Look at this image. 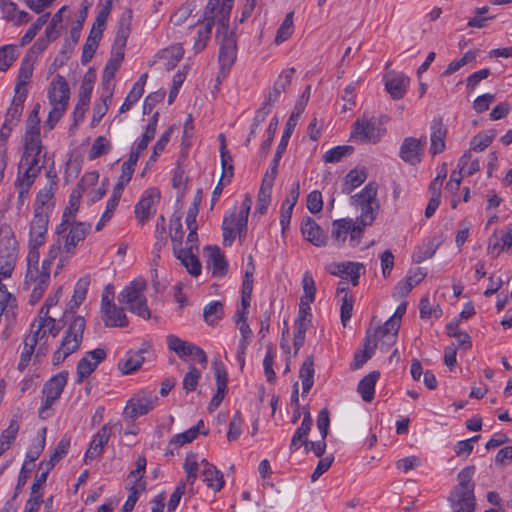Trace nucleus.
Returning <instances> with one entry per match:
<instances>
[{
    "label": "nucleus",
    "instance_id": "bf43d9fd",
    "mask_svg": "<svg viewBox=\"0 0 512 512\" xmlns=\"http://www.w3.org/2000/svg\"><path fill=\"white\" fill-rule=\"evenodd\" d=\"M353 151L352 146H337L328 150L323 155V160L326 163H337L343 159V157L351 154Z\"/></svg>",
    "mask_w": 512,
    "mask_h": 512
},
{
    "label": "nucleus",
    "instance_id": "c756f323",
    "mask_svg": "<svg viewBox=\"0 0 512 512\" xmlns=\"http://www.w3.org/2000/svg\"><path fill=\"white\" fill-rule=\"evenodd\" d=\"M379 377L380 373L378 371H372L360 380L357 391L365 402H371L373 400L375 386Z\"/></svg>",
    "mask_w": 512,
    "mask_h": 512
},
{
    "label": "nucleus",
    "instance_id": "8fccbe9b",
    "mask_svg": "<svg viewBox=\"0 0 512 512\" xmlns=\"http://www.w3.org/2000/svg\"><path fill=\"white\" fill-rule=\"evenodd\" d=\"M272 184H268L266 182L261 183V187L258 193L257 205L255 208V213L264 214L270 205L271 201V191Z\"/></svg>",
    "mask_w": 512,
    "mask_h": 512
},
{
    "label": "nucleus",
    "instance_id": "5701e85b",
    "mask_svg": "<svg viewBox=\"0 0 512 512\" xmlns=\"http://www.w3.org/2000/svg\"><path fill=\"white\" fill-rule=\"evenodd\" d=\"M194 251V246L186 248L177 247L174 249V256L180 260L181 264L186 267L192 276H198L201 273V263Z\"/></svg>",
    "mask_w": 512,
    "mask_h": 512
},
{
    "label": "nucleus",
    "instance_id": "f8f14e48",
    "mask_svg": "<svg viewBox=\"0 0 512 512\" xmlns=\"http://www.w3.org/2000/svg\"><path fill=\"white\" fill-rule=\"evenodd\" d=\"M106 358V351L102 348L87 352L77 364V383H82L96 369L99 363Z\"/></svg>",
    "mask_w": 512,
    "mask_h": 512
},
{
    "label": "nucleus",
    "instance_id": "cd10ccee",
    "mask_svg": "<svg viewBox=\"0 0 512 512\" xmlns=\"http://www.w3.org/2000/svg\"><path fill=\"white\" fill-rule=\"evenodd\" d=\"M168 348L175 352L180 358H184L188 355H192L193 351L201 354L198 350V346L180 339L179 337L170 334L166 337Z\"/></svg>",
    "mask_w": 512,
    "mask_h": 512
},
{
    "label": "nucleus",
    "instance_id": "aec40b11",
    "mask_svg": "<svg viewBox=\"0 0 512 512\" xmlns=\"http://www.w3.org/2000/svg\"><path fill=\"white\" fill-rule=\"evenodd\" d=\"M160 199V192L156 188L147 189L135 206V215L140 223H145L152 215V208Z\"/></svg>",
    "mask_w": 512,
    "mask_h": 512
},
{
    "label": "nucleus",
    "instance_id": "2f4dec72",
    "mask_svg": "<svg viewBox=\"0 0 512 512\" xmlns=\"http://www.w3.org/2000/svg\"><path fill=\"white\" fill-rule=\"evenodd\" d=\"M201 476L207 487L215 492L220 491L224 486L223 474L212 464H206V468H203Z\"/></svg>",
    "mask_w": 512,
    "mask_h": 512
},
{
    "label": "nucleus",
    "instance_id": "e433bc0d",
    "mask_svg": "<svg viewBox=\"0 0 512 512\" xmlns=\"http://www.w3.org/2000/svg\"><path fill=\"white\" fill-rule=\"evenodd\" d=\"M124 59V52L120 49H114L113 53L105 65L103 74H102V82L112 83V80L115 76L116 71L119 69L122 61Z\"/></svg>",
    "mask_w": 512,
    "mask_h": 512
},
{
    "label": "nucleus",
    "instance_id": "2eb2a0df",
    "mask_svg": "<svg viewBox=\"0 0 512 512\" xmlns=\"http://www.w3.org/2000/svg\"><path fill=\"white\" fill-rule=\"evenodd\" d=\"M207 257V268L215 277H223L228 271V262L218 246H207L204 249Z\"/></svg>",
    "mask_w": 512,
    "mask_h": 512
},
{
    "label": "nucleus",
    "instance_id": "b1692460",
    "mask_svg": "<svg viewBox=\"0 0 512 512\" xmlns=\"http://www.w3.org/2000/svg\"><path fill=\"white\" fill-rule=\"evenodd\" d=\"M449 502L452 512H474L475 496L472 492H451Z\"/></svg>",
    "mask_w": 512,
    "mask_h": 512
},
{
    "label": "nucleus",
    "instance_id": "72a5a7b5",
    "mask_svg": "<svg viewBox=\"0 0 512 512\" xmlns=\"http://www.w3.org/2000/svg\"><path fill=\"white\" fill-rule=\"evenodd\" d=\"M33 70V60L24 57L18 71L17 82L14 89L15 93H25L27 95V90L25 86L31 78Z\"/></svg>",
    "mask_w": 512,
    "mask_h": 512
},
{
    "label": "nucleus",
    "instance_id": "4c0bfd02",
    "mask_svg": "<svg viewBox=\"0 0 512 512\" xmlns=\"http://www.w3.org/2000/svg\"><path fill=\"white\" fill-rule=\"evenodd\" d=\"M184 50L180 44L172 45L169 48L162 50L158 56L164 60L166 70H172L177 63L182 59Z\"/></svg>",
    "mask_w": 512,
    "mask_h": 512
},
{
    "label": "nucleus",
    "instance_id": "473e14b6",
    "mask_svg": "<svg viewBox=\"0 0 512 512\" xmlns=\"http://www.w3.org/2000/svg\"><path fill=\"white\" fill-rule=\"evenodd\" d=\"M378 185L375 182H369L361 192L351 197L352 205L379 204L377 200Z\"/></svg>",
    "mask_w": 512,
    "mask_h": 512
},
{
    "label": "nucleus",
    "instance_id": "864d4df0",
    "mask_svg": "<svg viewBox=\"0 0 512 512\" xmlns=\"http://www.w3.org/2000/svg\"><path fill=\"white\" fill-rule=\"evenodd\" d=\"M31 326L35 333H40L41 338H45L47 335L56 336L59 333V328L54 318L45 319L39 323H33Z\"/></svg>",
    "mask_w": 512,
    "mask_h": 512
},
{
    "label": "nucleus",
    "instance_id": "4be33fe9",
    "mask_svg": "<svg viewBox=\"0 0 512 512\" xmlns=\"http://www.w3.org/2000/svg\"><path fill=\"white\" fill-rule=\"evenodd\" d=\"M100 314L105 327H126L129 324L124 308L116 304L100 309Z\"/></svg>",
    "mask_w": 512,
    "mask_h": 512
},
{
    "label": "nucleus",
    "instance_id": "6e6d98bb",
    "mask_svg": "<svg viewBox=\"0 0 512 512\" xmlns=\"http://www.w3.org/2000/svg\"><path fill=\"white\" fill-rule=\"evenodd\" d=\"M361 208V214L356 218L363 225H372L377 217L380 204L358 205Z\"/></svg>",
    "mask_w": 512,
    "mask_h": 512
},
{
    "label": "nucleus",
    "instance_id": "13d9d810",
    "mask_svg": "<svg viewBox=\"0 0 512 512\" xmlns=\"http://www.w3.org/2000/svg\"><path fill=\"white\" fill-rule=\"evenodd\" d=\"M223 315V304L220 301H213L205 306L203 310L204 320L208 324H213Z\"/></svg>",
    "mask_w": 512,
    "mask_h": 512
},
{
    "label": "nucleus",
    "instance_id": "a878e982",
    "mask_svg": "<svg viewBox=\"0 0 512 512\" xmlns=\"http://www.w3.org/2000/svg\"><path fill=\"white\" fill-rule=\"evenodd\" d=\"M3 18L12 22L16 26L27 24L31 19V15L26 11L19 10L14 2H4L1 7Z\"/></svg>",
    "mask_w": 512,
    "mask_h": 512
},
{
    "label": "nucleus",
    "instance_id": "338daca9",
    "mask_svg": "<svg viewBox=\"0 0 512 512\" xmlns=\"http://www.w3.org/2000/svg\"><path fill=\"white\" fill-rule=\"evenodd\" d=\"M201 377L200 371L194 366H190L189 371L184 375L182 384L186 392L194 391Z\"/></svg>",
    "mask_w": 512,
    "mask_h": 512
},
{
    "label": "nucleus",
    "instance_id": "de8ad7c7",
    "mask_svg": "<svg viewBox=\"0 0 512 512\" xmlns=\"http://www.w3.org/2000/svg\"><path fill=\"white\" fill-rule=\"evenodd\" d=\"M437 248L438 244L435 243L434 240H428L416 248L412 256L413 262L421 263L426 259L433 257Z\"/></svg>",
    "mask_w": 512,
    "mask_h": 512
},
{
    "label": "nucleus",
    "instance_id": "603ef678",
    "mask_svg": "<svg viewBox=\"0 0 512 512\" xmlns=\"http://www.w3.org/2000/svg\"><path fill=\"white\" fill-rule=\"evenodd\" d=\"M446 330L448 336L456 338L460 346H464L465 348L471 347L472 344L470 336L459 329V321L448 323Z\"/></svg>",
    "mask_w": 512,
    "mask_h": 512
},
{
    "label": "nucleus",
    "instance_id": "5fc2aeb1",
    "mask_svg": "<svg viewBox=\"0 0 512 512\" xmlns=\"http://www.w3.org/2000/svg\"><path fill=\"white\" fill-rule=\"evenodd\" d=\"M71 445V440L69 437H63L53 450V452L50 454V457L48 460H43L42 462L51 463L53 464V467L57 462L60 461L69 451Z\"/></svg>",
    "mask_w": 512,
    "mask_h": 512
},
{
    "label": "nucleus",
    "instance_id": "412c9836",
    "mask_svg": "<svg viewBox=\"0 0 512 512\" xmlns=\"http://www.w3.org/2000/svg\"><path fill=\"white\" fill-rule=\"evenodd\" d=\"M301 232L304 238L317 247L325 246L327 235L311 217H305L301 224Z\"/></svg>",
    "mask_w": 512,
    "mask_h": 512
},
{
    "label": "nucleus",
    "instance_id": "e2e57ef3",
    "mask_svg": "<svg viewBox=\"0 0 512 512\" xmlns=\"http://www.w3.org/2000/svg\"><path fill=\"white\" fill-rule=\"evenodd\" d=\"M110 150V143L104 136H99L95 139L91 150L89 152V159L94 160L102 155H105Z\"/></svg>",
    "mask_w": 512,
    "mask_h": 512
},
{
    "label": "nucleus",
    "instance_id": "58836bf2",
    "mask_svg": "<svg viewBox=\"0 0 512 512\" xmlns=\"http://www.w3.org/2000/svg\"><path fill=\"white\" fill-rule=\"evenodd\" d=\"M352 219L343 218L334 220L332 223L331 237L337 243V246H341L347 239L349 229L351 228Z\"/></svg>",
    "mask_w": 512,
    "mask_h": 512
},
{
    "label": "nucleus",
    "instance_id": "ddd939ff",
    "mask_svg": "<svg viewBox=\"0 0 512 512\" xmlns=\"http://www.w3.org/2000/svg\"><path fill=\"white\" fill-rule=\"evenodd\" d=\"M425 144L426 137L420 139L407 137L400 146L399 157L410 165H417L421 162V154Z\"/></svg>",
    "mask_w": 512,
    "mask_h": 512
},
{
    "label": "nucleus",
    "instance_id": "0e129e2a",
    "mask_svg": "<svg viewBox=\"0 0 512 512\" xmlns=\"http://www.w3.org/2000/svg\"><path fill=\"white\" fill-rule=\"evenodd\" d=\"M501 245L498 240L492 244V240L490 239L488 251L493 254L497 250V254L504 250L505 248H510L512 246V223L508 225L506 232L502 235Z\"/></svg>",
    "mask_w": 512,
    "mask_h": 512
},
{
    "label": "nucleus",
    "instance_id": "a19ab883",
    "mask_svg": "<svg viewBox=\"0 0 512 512\" xmlns=\"http://www.w3.org/2000/svg\"><path fill=\"white\" fill-rule=\"evenodd\" d=\"M299 377L302 381L303 393H308L314 383V361L312 356L305 358L299 371Z\"/></svg>",
    "mask_w": 512,
    "mask_h": 512
},
{
    "label": "nucleus",
    "instance_id": "680f3d73",
    "mask_svg": "<svg viewBox=\"0 0 512 512\" xmlns=\"http://www.w3.org/2000/svg\"><path fill=\"white\" fill-rule=\"evenodd\" d=\"M16 49L12 45H5L0 48V71H6L16 60Z\"/></svg>",
    "mask_w": 512,
    "mask_h": 512
},
{
    "label": "nucleus",
    "instance_id": "37998d69",
    "mask_svg": "<svg viewBox=\"0 0 512 512\" xmlns=\"http://www.w3.org/2000/svg\"><path fill=\"white\" fill-rule=\"evenodd\" d=\"M90 285V279L88 276L80 278L74 288L73 296L69 302V309L73 310L80 306L85 300L87 291Z\"/></svg>",
    "mask_w": 512,
    "mask_h": 512
},
{
    "label": "nucleus",
    "instance_id": "20e7f679",
    "mask_svg": "<svg viewBox=\"0 0 512 512\" xmlns=\"http://www.w3.org/2000/svg\"><path fill=\"white\" fill-rule=\"evenodd\" d=\"M229 17L222 21V14L219 16V28L216 36L220 40L219 63L222 70L228 71L237 58V42L235 33L229 30Z\"/></svg>",
    "mask_w": 512,
    "mask_h": 512
},
{
    "label": "nucleus",
    "instance_id": "c85d7f7f",
    "mask_svg": "<svg viewBox=\"0 0 512 512\" xmlns=\"http://www.w3.org/2000/svg\"><path fill=\"white\" fill-rule=\"evenodd\" d=\"M131 19V10H127L125 13L122 14L118 23V29L114 39V49L123 50V48L125 47L127 39L130 34Z\"/></svg>",
    "mask_w": 512,
    "mask_h": 512
},
{
    "label": "nucleus",
    "instance_id": "ea45409f",
    "mask_svg": "<svg viewBox=\"0 0 512 512\" xmlns=\"http://www.w3.org/2000/svg\"><path fill=\"white\" fill-rule=\"evenodd\" d=\"M475 473V466H467L458 474V485L454 487L452 492H472L474 493L475 484L472 477Z\"/></svg>",
    "mask_w": 512,
    "mask_h": 512
},
{
    "label": "nucleus",
    "instance_id": "423d86ee",
    "mask_svg": "<svg viewBox=\"0 0 512 512\" xmlns=\"http://www.w3.org/2000/svg\"><path fill=\"white\" fill-rule=\"evenodd\" d=\"M386 133L381 121L374 116L363 115L358 118L352 127V137L367 143H377Z\"/></svg>",
    "mask_w": 512,
    "mask_h": 512
},
{
    "label": "nucleus",
    "instance_id": "3c124183",
    "mask_svg": "<svg viewBox=\"0 0 512 512\" xmlns=\"http://www.w3.org/2000/svg\"><path fill=\"white\" fill-rule=\"evenodd\" d=\"M302 288L303 295L301 296L300 301L313 303L316 295V285L311 273L308 271L303 275Z\"/></svg>",
    "mask_w": 512,
    "mask_h": 512
},
{
    "label": "nucleus",
    "instance_id": "49530a36",
    "mask_svg": "<svg viewBox=\"0 0 512 512\" xmlns=\"http://www.w3.org/2000/svg\"><path fill=\"white\" fill-rule=\"evenodd\" d=\"M53 469V464L40 462L38 467V473L35 476V480L31 486L32 494L42 493L43 486L46 483L47 477L50 471Z\"/></svg>",
    "mask_w": 512,
    "mask_h": 512
},
{
    "label": "nucleus",
    "instance_id": "f704fd0d",
    "mask_svg": "<svg viewBox=\"0 0 512 512\" xmlns=\"http://www.w3.org/2000/svg\"><path fill=\"white\" fill-rule=\"evenodd\" d=\"M20 429V422L17 418L11 419L9 426L0 435V457L10 448L16 439Z\"/></svg>",
    "mask_w": 512,
    "mask_h": 512
},
{
    "label": "nucleus",
    "instance_id": "c9c22d12",
    "mask_svg": "<svg viewBox=\"0 0 512 512\" xmlns=\"http://www.w3.org/2000/svg\"><path fill=\"white\" fill-rule=\"evenodd\" d=\"M431 128L432 134L430 150L433 155H436L443 152L445 149L446 129L440 120L434 121Z\"/></svg>",
    "mask_w": 512,
    "mask_h": 512
},
{
    "label": "nucleus",
    "instance_id": "7ed1b4c3",
    "mask_svg": "<svg viewBox=\"0 0 512 512\" xmlns=\"http://www.w3.org/2000/svg\"><path fill=\"white\" fill-rule=\"evenodd\" d=\"M69 98V85L62 75L57 74L52 80L48 90V99L52 109L48 114L45 125L48 126L49 129L54 128L67 110Z\"/></svg>",
    "mask_w": 512,
    "mask_h": 512
},
{
    "label": "nucleus",
    "instance_id": "79ce46f5",
    "mask_svg": "<svg viewBox=\"0 0 512 512\" xmlns=\"http://www.w3.org/2000/svg\"><path fill=\"white\" fill-rule=\"evenodd\" d=\"M46 433H47L46 427H43L38 431L35 442L31 445V447L29 448V450L26 453L25 461H27V464L29 462L32 463V462L36 461L39 458V456L42 454V452L45 448V445H46Z\"/></svg>",
    "mask_w": 512,
    "mask_h": 512
},
{
    "label": "nucleus",
    "instance_id": "1a4fd4ad",
    "mask_svg": "<svg viewBox=\"0 0 512 512\" xmlns=\"http://www.w3.org/2000/svg\"><path fill=\"white\" fill-rule=\"evenodd\" d=\"M50 282V276L46 271H42L39 266L27 267L24 284L27 289H31L30 301L35 303L39 301Z\"/></svg>",
    "mask_w": 512,
    "mask_h": 512
},
{
    "label": "nucleus",
    "instance_id": "09e8293b",
    "mask_svg": "<svg viewBox=\"0 0 512 512\" xmlns=\"http://www.w3.org/2000/svg\"><path fill=\"white\" fill-rule=\"evenodd\" d=\"M220 157L222 167V180H226V183H230L234 175V166L232 164V157L227 149L226 145L220 146Z\"/></svg>",
    "mask_w": 512,
    "mask_h": 512
},
{
    "label": "nucleus",
    "instance_id": "f03ea898",
    "mask_svg": "<svg viewBox=\"0 0 512 512\" xmlns=\"http://www.w3.org/2000/svg\"><path fill=\"white\" fill-rule=\"evenodd\" d=\"M146 287L147 283L145 279H134L119 293L118 302L131 313L148 320L151 317V312L144 295Z\"/></svg>",
    "mask_w": 512,
    "mask_h": 512
},
{
    "label": "nucleus",
    "instance_id": "4d7b16f0",
    "mask_svg": "<svg viewBox=\"0 0 512 512\" xmlns=\"http://www.w3.org/2000/svg\"><path fill=\"white\" fill-rule=\"evenodd\" d=\"M293 33V12L286 15L284 21L277 30L275 43L280 44L286 41Z\"/></svg>",
    "mask_w": 512,
    "mask_h": 512
},
{
    "label": "nucleus",
    "instance_id": "9d476101",
    "mask_svg": "<svg viewBox=\"0 0 512 512\" xmlns=\"http://www.w3.org/2000/svg\"><path fill=\"white\" fill-rule=\"evenodd\" d=\"M68 373L60 372L59 374L51 377L43 386L42 393L44 403L40 410V414L45 409H49L53 403L61 396L64 387L67 384Z\"/></svg>",
    "mask_w": 512,
    "mask_h": 512
},
{
    "label": "nucleus",
    "instance_id": "4468645a",
    "mask_svg": "<svg viewBox=\"0 0 512 512\" xmlns=\"http://www.w3.org/2000/svg\"><path fill=\"white\" fill-rule=\"evenodd\" d=\"M152 346L150 343H143L142 347L138 350H130L127 352L125 358L119 363L118 367L123 374H130L138 370L144 361V354L150 353Z\"/></svg>",
    "mask_w": 512,
    "mask_h": 512
},
{
    "label": "nucleus",
    "instance_id": "0eeeda50",
    "mask_svg": "<svg viewBox=\"0 0 512 512\" xmlns=\"http://www.w3.org/2000/svg\"><path fill=\"white\" fill-rule=\"evenodd\" d=\"M157 402L158 397L153 392L140 391L127 402L124 408V415L131 419H136L153 410Z\"/></svg>",
    "mask_w": 512,
    "mask_h": 512
},
{
    "label": "nucleus",
    "instance_id": "a211bd4d",
    "mask_svg": "<svg viewBox=\"0 0 512 512\" xmlns=\"http://www.w3.org/2000/svg\"><path fill=\"white\" fill-rule=\"evenodd\" d=\"M112 427L113 426L110 424H105L94 435L93 440L85 453L84 460L86 464H88L89 461L98 458L102 454L104 446L110 439Z\"/></svg>",
    "mask_w": 512,
    "mask_h": 512
},
{
    "label": "nucleus",
    "instance_id": "f3484780",
    "mask_svg": "<svg viewBox=\"0 0 512 512\" xmlns=\"http://www.w3.org/2000/svg\"><path fill=\"white\" fill-rule=\"evenodd\" d=\"M219 16H220L219 8L215 9L213 11H210L208 8V5L206 6V10H205V14H204L205 24L199 28L198 33H197L198 36L194 42L195 52H200L206 47L207 42L210 39L212 27H213L215 21H217V23L219 24Z\"/></svg>",
    "mask_w": 512,
    "mask_h": 512
},
{
    "label": "nucleus",
    "instance_id": "6ab92c4d",
    "mask_svg": "<svg viewBox=\"0 0 512 512\" xmlns=\"http://www.w3.org/2000/svg\"><path fill=\"white\" fill-rule=\"evenodd\" d=\"M385 87L387 92L394 100L401 99L409 84V78L401 72H387L384 76Z\"/></svg>",
    "mask_w": 512,
    "mask_h": 512
},
{
    "label": "nucleus",
    "instance_id": "9b49d317",
    "mask_svg": "<svg viewBox=\"0 0 512 512\" xmlns=\"http://www.w3.org/2000/svg\"><path fill=\"white\" fill-rule=\"evenodd\" d=\"M90 229V225H86L83 222H76L71 225V228L66 236L65 243L63 245V252L67 255L66 258L61 257L57 265V270H60L65 261L70 255H73L77 244L83 241L86 237L87 231ZM58 273V271H56Z\"/></svg>",
    "mask_w": 512,
    "mask_h": 512
},
{
    "label": "nucleus",
    "instance_id": "39448f33",
    "mask_svg": "<svg viewBox=\"0 0 512 512\" xmlns=\"http://www.w3.org/2000/svg\"><path fill=\"white\" fill-rule=\"evenodd\" d=\"M41 152V144H36L34 141L25 144V150L18 165V179L34 183L44 163Z\"/></svg>",
    "mask_w": 512,
    "mask_h": 512
},
{
    "label": "nucleus",
    "instance_id": "7c9ffc66",
    "mask_svg": "<svg viewBox=\"0 0 512 512\" xmlns=\"http://www.w3.org/2000/svg\"><path fill=\"white\" fill-rule=\"evenodd\" d=\"M39 110L40 104H36V106L31 111L26 125V133H25V144L28 142L34 141L36 144H41V140L39 138L40 128H39Z\"/></svg>",
    "mask_w": 512,
    "mask_h": 512
},
{
    "label": "nucleus",
    "instance_id": "dca6fc26",
    "mask_svg": "<svg viewBox=\"0 0 512 512\" xmlns=\"http://www.w3.org/2000/svg\"><path fill=\"white\" fill-rule=\"evenodd\" d=\"M48 222V214H41L39 210L34 211L30 223L29 245L40 247L45 242Z\"/></svg>",
    "mask_w": 512,
    "mask_h": 512
},
{
    "label": "nucleus",
    "instance_id": "bb28decb",
    "mask_svg": "<svg viewBox=\"0 0 512 512\" xmlns=\"http://www.w3.org/2000/svg\"><path fill=\"white\" fill-rule=\"evenodd\" d=\"M223 229V243L225 246H230L236 238V234H241L246 230V227H240L236 219V213L233 212L224 217L222 223Z\"/></svg>",
    "mask_w": 512,
    "mask_h": 512
},
{
    "label": "nucleus",
    "instance_id": "6e6552de",
    "mask_svg": "<svg viewBox=\"0 0 512 512\" xmlns=\"http://www.w3.org/2000/svg\"><path fill=\"white\" fill-rule=\"evenodd\" d=\"M399 329L395 320H387L383 326L369 328L366 336L370 335L373 343L377 344V349L386 352L396 343Z\"/></svg>",
    "mask_w": 512,
    "mask_h": 512
},
{
    "label": "nucleus",
    "instance_id": "69168bd1",
    "mask_svg": "<svg viewBox=\"0 0 512 512\" xmlns=\"http://www.w3.org/2000/svg\"><path fill=\"white\" fill-rule=\"evenodd\" d=\"M93 82H94V76L88 77L86 75L81 83L79 95H78V102L81 103V105H89L91 93L93 90Z\"/></svg>",
    "mask_w": 512,
    "mask_h": 512
},
{
    "label": "nucleus",
    "instance_id": "c03bdc74",
    "mask_svg": "<svg viewBox=\"0 0 512 512\" xmlns=\"http://www.w3.org/2000/svg\"><path fill=\"white\" fill-rule=\"evenodd\" d=\"M377 349V344L373 343L371 336L368 335L364 340V350L357 352L354 355V360L351 364V368L357 369L361 367L366 361H368Z\"/></svg>",
    "mask_w": 512,
    "mask_h": 512
},
{
    "label": "nucleus",
    "instance_id": "f257e3e1",
    "mask_svg": "<svg viewBox=\"0 0 512 512\" xmlns=\"http://www.w3.org/2000/svg\"><path fill=\"white\" fill-rule=\"evenodd\" d=\"M64 318L69 319V324L64 331L59 348L53 353L52 362L54 365L61 364L80 348L86 327V321L82 316L66 311Z\"/></svg>",
    "mask_w": 512,
    "mask_h": 512
},
{
    "label": "nucleus",
    "instance_id": "a18cd8bd",
    "mask_svg": "<svg viewBox=\"0 0 512 512\" xmlns=\"http://www.w3.org/2000/svg\"><path fill=\"white\" fill-rule=\"evenodd\" d=\"M366 173L363 170H351L344 179L342 192L350 194L355 188L360 186L366 180Z\"/></svg>",
    "mask_w": 512,
    "mask_h": 512
},
{
    "label": "nucleus",
    "instance_id": "393cba45",
    "mask_svg": "<svg viewBox=\"0 0 512 512\" xmlns=\"http://www.w3.org/2000/svg\"><path fill=\"white\" fill-rule=\"evenodd\" d=\"M26 97L25 93H15L4 121V128H7L8 132H11L13 126L19 121Z\"/></svg>",
    "mask_w": 512,
    "mask_h": 512
},
{
    "label": "nucleus",
    "instance_id": "052dcab7",
    "mask_svg": "<svg viewBox=\"0 0 512 512\" xmlns=\"http://www.w3.org/2000/svg\"><path fill=\"white\" fill-rule=\"evenodd\" d=\"M298 120H299V113L293 112L290 115V117L288 118L287 122H286L283 135L281 137V140H280L277 148H280L282 150H286L288 142H289V139H290V137H291V135H292L296 125H297Z\"/></svg>",
    "mask_w": 512,
    "mask_h": 512
},
{
    "label": "nucleus",
    "instance_id": "774afa93",
    "mask_svg": "<svg viewBox=\"0 0 512 512\" xmlns=\"http://www.w3.org/2000/svg\"><path fill=\"white\" fill-rule=\"evenodd\" d=\"M242 417L241 413L237 411L229 422V429L227 432L228 441H235L242 433Z\"/></svg>",
    "mask_w": 512,
    "mask_h": 512
}]
</instances>
